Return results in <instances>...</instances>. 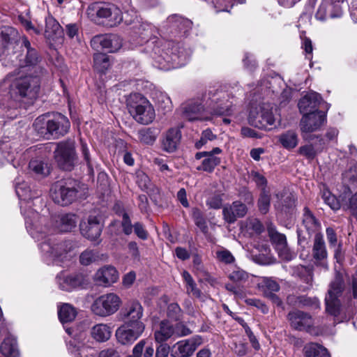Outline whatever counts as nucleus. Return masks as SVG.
I'll return each mask as SVG.
<instances>
[{
  "label": "nucleus",
  "instance_id": "f03ea898",
  "mask_svg": "<svg viewBox=\"0 0 357 357\" xmlns=\"http://www.w3.org/2000/svg\"><path fill=\"white\" fill-rule=\"evenodd\" d=\"M33 126L40 137L50 139L66 135L70 128V122L61 114L57 113L52 116L46 114L38 116Z\"/></svg>",
  "mask_w": 357,
  "mask_h": 357
},
{
  "label": "nucleus",
  "instance_id": "de8ad7c7",
  "mask_svg": "<svg viewBox=\"0 0 357 357\" xmlns=\"http://www.w3.org/2000/svg\"><path fill=\"white\" fill-rule=\"evenodd\" d=\"M228 277L234 283L241 285L248 280L249 276L245 271L236 268L229 274Z\"/></svg>",
  "mask_w": 357,
  "mask_h": 357
},
{
  "label": "nucleus",
  "instance_id": "774afa93",
  "mask_svg": "<svg viewBox=\"0 0 357 357\" xmlns=\"http://www.w3.org/2000/svg\"><path fill=\"white\" fill-rule=\"evenodd\" d=\"M156 98L158 104H160L164 108L169 107L171 100L166 93L160 92Z\"/></svg>",
  "mask_w": 357,
  "mask_h": 357
},
{
  "label": "nucleus",
  "instance_id": "c9c22d12",
  "mask_svg": "<svg viewBox=\"0 0 357 357\" xmlns=\"http://www.w3.org/2000/svg\"><path fill=\"white\" fill-rule=\"evenodd\" d=\"M105 258H106V255L100 254L97 250L87 249L81 253L79 262L84 266H89Z\"/></svg>",
  "mask_w": 357,
  "mask_h": 357
},
{
  "label": "nucleus",
  "instance_id": "f257e3e1",
  "mask_svg": "<svg viewBox=\"0 0 357 357\" xmlns=\"http://www.w3.org/2000/svg\"><path fill=\"white\" fill-rule=\"evenodd\" d=\"M24 215L26 229L38 241H43L55 232L71 231L78 222V218L73 213L58 215L51 221L33 210L24 212Z\"/></svg>",
  "mask_w": 357,
  "mask_h": 357
},
{
  "label": "nucleus",
  "instance_id": "37998d69",
  "mask_svg": "<svg viewBox=\"0 0 357 357\" xmlns=\"http://www.w3.org/2000/svg\"><path fill=\"white\" fill-rule=\"evenodd\" d=\"M109 56L102 53H96L93 56V67L99 73H104L109 68Z\"/></svg>",
  "mask_w": 357,
  "mask_h": 357
},
{
  "label": "nucleus",
  "instance_id": "09e8293b",
  "mask_svg": "<svg viewBox=\"0 0 357 357\" xmlns=\"http://www.w3.org/2000/svg\"><path fill=\"white\" fill-rule=\"evenodd\" d=\"M167 317L174 321H179L183 316V311L176 303H172L167 306Z\"/></svg>",
  "mask_w": 357,
  "mask_h": 357
},
{
  "label": "nucleus",
  "instance_id": "4468645a",
  "mask_svg": "<svg viewBox=\"0 0 357 357\" xmlns=\"http://www.w3.org/2000/svg\"><path fill=\"white\" fill-rule=\"evenodd\" d=\"M202 342V340L199 336L178 341L172 347L171 355L172 357H190Z\"/></svg>",
  "mask_w": 357,
  "mask_h": 357
},
{
  "label": "nucleus",
  "instance_id": "f3484780",
  "mask_svg": "<svg viewBox=\"0 0 357 357\" xmlns=\"http://www.w3.org/2000/svg\"><path fill=\"white\" fill-rule=\"evenodd\" d=\"M222 149L215 147L210 151H202L197 153L195 158L200 160L204 158L201 164L197 167L198 171H204L206 172H212L216 166L220 163V158L215 156L217 154L222 153Z\"/></svg>",
  "mask_w": 357,
  "mask_h": 357
},
{
  "label": "nucleus",
  "instance_id": "69168bd1",
  "mask_svg": "<svg viewBox=\"0 0 357 357\" xmlns=\"http://www.w3.org/2000/svg\"><path fill=\"white\" fill-rule=\"evenodd\" d=\"M170 351V347L167 344L160 343L156 348L155 357H167Z\"/></svg>",
  "mask_w": 357,
  "mask_h": 357
},
{
  "label": "nucleus",
  "instance_id": "412c9836",
  "mask_svg": "<svg viewBox=\"0 0 357 357\" xmlns=\"http://www.w3.org/2000/svg\"><path fill=\"white\" fill-rule=\"evenodd\" d=\"M247 212V206L240 201H235L231 204H227L222 209L223 218L229 224L234 223L237 218L244 217Z\"/></svg>",
  "mask_w": 357,
  "mask_h": 357
},
{
  "label": "nucleus",
  "instance_id": "6e6d98bb",
  "mask_svg": "<svg viewBox=\"0 0 357 357\" xmlns=\"http://www.w3.org/2000/svg\"><path fill=\"white\" fill-rule=\"evenodd\" d=\"M206 205L210 208L219 209L222 205V199L221 195H213L206 200Z\"/></svg>",
  "mask_w": 357,
  "mask_h": 357
},
{
  "label": "nucleus",
  "instance_id": "864d4df0",
  "mask_svg": "<svg viewBox=\"0 0 357 357\" xmlns=\"http://www.w3.org/2000/svg\"><path fill=\"white\" fill-rule=\"evenodd\" d=\"M344 181L352 185L357 184V164L352 165L343 174Z\"/></svg>",
  "mask_w": 357,
  "mask_h": 357
},
{
  "label": "nucleus",
  "instance_id": "cd10ccee",
  "mask_svg": "<svg viewBox=\"0 0 357 357\" xmlns=\"http://www.w3.org/2000/svg\"><path fill=\"white\" fill-rule=\"evenodd\" d=\"M123 316L128 320L126 324H131L134 322H142L140 321L143 316V308L139 302L133 301L130 303L125 309Z\"/></svg>",
  "mask_w": 357,
  "mask_h": 357
},
{
  "label": "nucleus",
  "instance_id": "4be33fe9",
  "mask_svg": "<svg viewBox=\"0 0 357 357\" xmlns=\"http://www.w3.org/2000/svg\"><path fill=\"white\" fill-rule=\"evenodd\" d=\"M287 318L291 327L298 331L307 330L312 324L311 316L300 310L291 311Z\"/></svg>",
  "mask_w": 357,
  "mask_h": 357
},
{
  "label": "nucleus",
  "instance_id": "bf43d9fd",
  "mask_svg": "<svg viewBox=\"0 0 357 357\" xmlns=\"http://www.w3.org/2000/svg\"><path fill=\"white\" fill-rule=\"evenodd\" d=\"M122 217L121 226L123 227V231L125 234L129 235L132 231L133 226L132 225L130 218L126 213L123 212Z\"/></svg>",
  "mask_w": 357,
  "mask_h": 357
},
{
  "label": "nucleus",
  "instance_id": "5fc2aeb1",
  "mask_svg": "<svg viewBox=\"0 0 357 357\" xmlns=\"http://www.w3.org/2000/svg\"><path fill=\"white\" fill-rule=\"evenodd\" d=\"M342 206L349 210L352 215L357 218V192L353 195Z\"/></svg>",
  "mask_w": 357,
  "mask_h": 357
},
{
  "label": "nucleus",
  "instance_id": "a211bd4d",
  "mask_svg": "<svg viewBox=\"0 0 357 357\" xmlns=\"http://www.w3.org/2000/svg\"><path fill=\"white\" fill-rule=\"evenodd\" d=\"M119 273L112 265H105L97 270L93 276L95 282L104 287H107L116 282Z\"/></svg>",
  "mask_w": 357,
  "mask_h": 357
},
{
  "label": "nucleus",
  "instance_id": "c03bdc74",
  "mask_svg": "<svg viewBox=\"0 0 357 357\" xmlns=\"http://www.w3.org/2000/svg\"><path fill=\"white\" fill-rule=\"evenodd\" d=\"M40 61V58L35 49L29 50L26 52L25 57L26 66L24 68L32 67L36 73H41L42 69L37 64Z\"/></svg>",
  "mask_w": 357,
  "mask_h": 357
},
{
  "label": "nucleus",
  "instance_id": "e2e57ef3",
  "mask_svg": "<svg viewBox=\"0 0 357 357\" xmlns=\"http://www.w3.org/2000/svg\"><path fill=\"white\" fill-rule=\"evenodd\" d=\"M134 231L136 235L141 239L145 240L148 237V232L145 230L142 224L136 222L133 225Z\"/></svg>",
  "mask_w": 357,
  "mask_h": 357
},
{
  "label": "nucleus",
  "instance_id": "473e14b6",
  "mask_svg": "<svg viewBox=\"0 0 357 357\" xmlns=\"http://www.w3.org/2000/svg\"><path fill=\"white\" fill-rule=\"evenodd\" d=\"M61 33V27L59 22L51 15L45 17V36L54 40L57 35Z\"/></svg>",
  "mask_w": 357,
  "mask_h": 357
},
{
  "label": "nucleus",
  "instance_id": "39448f33",
  "mask_svg": "<svg viewBox=\"0 0 357 357\" xmlns=\"http://www.w3.org/2000/svg\"><path fill=\"white\" fill-rule=\"evenodd\" d=\"M77 194V182L72 178L57 181L51 188L50 195L54 202L66 206L75 200Z\"/></svg>",
  "mask_w": 357,
  "mask_h": 357
},
{
  "label": "nucleus",
  "instance_id": "f704fd0d",
  "mask_svg": "<svg viewBox=\"0 0 357 357\" xmlns=\"http://www.w3.org/2000/svg\"><path fill=\"white\" fill-rule=\"evenodd\" d=\"M0 351L5 357H17L19 352L16 340L11 337L4 339L0 346Z\"/></svg>",
  "mask_w": 357,
  "mask_h": 357
},
{
  "label": "nucleus",
  "instance_id": "680f3d73",
  "mask_svg": "<svg viewBox=\"0 0 357 357\" xmlns=\"http://www.w3.org/2000/svg\"><path fill=\"white\" fill-rule=\"evenodd\" d=\"M175 334L178 337L186 336L191 334L192 331L189 328H188L183 323H178L176 324L175 327Z\"/></svg>",
  "mask_w": 357,
  "mask_h": 357
},
{
  "label": "nucleus",
  "instance_id": "72a5a7b5",
  "mask_svg": "<svg viewBox=\"0 0 357 357\" xmlns=\"http://www.w3.org/2000/svg\"><path fill=\"white\" fill-rule=\"evenodd\" d=\"M306 357H331L328 350L322 345L310 342L305 345L303 348Z\"/></svg>",
  "mask_w": 357,
  "mask_h": 357
},
{
  "label": "nucleus",
  "instance_id": "c85d7f7f",
  "mask_svg": "<svg viewBox=\"0 0 357 357\" xmlns=\"http://www.w3.org/2000/svg\"><path fill=\"white\" fill-rule=\"evenodd\" d=\"M181 137V131L178 128L169 129L162 141L163 149L167 152L174 151Z\"/></svg>",
  "mask_w": 357,
  "mask_h": 357
},
{
  "label": "nucleus",
  "instance_id": "49530a36",
  "mask_svg": "<svg viewBox=\"0 0 357 357\" xmlns=\"http://www.w3.org/2000/svg\"><path fill=\"white\" fill-rule=\"evenodd\" d=\"M165 54L167 56L165 59L167 60L168 63H172L173 67L184 65L186 61L185 56L183 54V50H178L177 53L172 50L170 55H169L167 52Z\"/></svg>",
  "mask_w": 357,
  "mask_h": 357
},
{
  "label": "nucleus",
  "instance_id": "5701e85b",
  "mask_svg": "<svg viewBox=\"0 0 357 357\" xmlns=\"http://www.w3.org/2000/svg\"><path fill=\"white\" fill-rule=\"evenodd\" d=\"M174 334V326L166 319L160 321L154 328V340L158 343H163L167 341Z\"/></svg>",
  "mask_w": 357,
  "mask_h": 357
},
{
  "label": "nucleus",
  "instance_id": "1a4fd4ad",
  "mask_svg": "<svg viewBox=\"0 0 357 357\" xmlns=\"http://www.w3.org/2000/svg\"><path fill=\"white\" fill-rule=\"evenodd\" d=\"M121 303L120 298L115 294H103L94 301L91 305V310L95 314L105 317L115 313Z\"/></svg>",
  "mask_w": 357,
  "mask_h": 357
},
{
  "label": "nucleus",
  "instance_id": "bb28decb",
  "mask_svg": "<svg viewBox=\"0 0 357 357\" xmlns=\"http://www.w3.org/2000/svg\"><path fill=\"white\" fill-rule=\"evenodd\" d=\"M324 144V141L321 139L318 142L303 145L298 149V153L308 160H312L323 151Z\"/></svg>",
  "mask_w": 357,
  "mask_h": 357
},
{
  "label": "nucleus",
  "instance_id": "9d476101",
  "mask_svg": "<svg viewBox=\"0 0 357 357\" xmlns=\"http://www.w3.org/2000/svg\"><path fill=\"white\" fill-rule=\"evenodd\" d=\"M248 121L250 125L256 128L269 130L275 124V119L271 106L264 103L251 109Z\"/></svg>",
  "mask_w": 357,
  "mask_h": 357
},
{
  "label": "nucleus",
  "instance_id": "dca6fc26",
  "mask_svg": "<svg viewBox=\"0 0 357 357\" xmlns=\"http://www.w3.org/2000/svg\"><path fill=\"white\" fill-rule=\"evenodd\" d=\"M102 228L100 218L96 215H91L79 224L82 235L91 241H94L100 236Z\"/></svg>",
  "mask_w": 357,
  "mask_h": 357
},
{
  "label": "nucleus",
  "instance_id": "a19ab883",
  "mask_svg": "<svg viewBox=\"0 0 357 357\" xmlns=\"http://www.w3.org/2000/svg\"><path fill=\"white\" fill-rule=\"evenodd\" d=\"M258 285L265 297L280 290L278 283L269 278H262Z\"/></svg>",
  "mask_w": 357,
  "mask_h": 357
},
{
  "label": "nucleus",
  "instance_id": "aec40b11",
  "mask_svg": "<svg viewBox=\"0 0 357 357\" xmlns=\"http://www.w3.org/2000/svg\"><path fill=\"white\" fill-rule=\"evenodd\" d=\"M96 15L98 17L106 19L110 26L119 24L123 20L121 10L114 5L98 6L96 10Z\"/></svg>",
  "mask_w": 357,
  "mask_h": 357
},
{
  "label": "nucleus",
  "instance_id": "0eeeda50",
  "mask_svg": "<svg viewBox=\"0 0 357 357\" xmlns=\"http://www.w3.org/2000/svg\"><path fill=\"white\" fill-rule=\"evenodd\" d=\"M46 238L40 244L41 250L56 262H62L68 257V253L73 250V244L71 241H52Z\"/></svg>",
  "mask_w": 357,
  "mask_h": 357
},
{
  "label": "nucleus",
  "instance_id": "2f4dec72",
  "mask_svg": "<svg viewBox=\"0 0 357 357\" xmlns=\"http://www.w3.org/2000/svg\"><path fill=\"white\" fill-rule=\"evenodd\" d=\"M278 141L287 150L294 149L298 144L297 133L294 130H287L278 136Z\"/></svg>",
  "mask_w": 357,
  "mask_h": 357
},
{
  "label": "nucleus",
  "instance_id": "423d86ee",
  "mask_svg": "<svg viewBox=\"0 0 357 357\" xmlns=\"http://www.w3.org/2000/svg\"><path fill=\"white\" fill-rule=\"evenodd\" d=\"M54 158L61 169L71 171L77 158L75 143L73 141H63L58 143L54 151Z\"/></svg>",
  "mask_w": 357,
  "mask_h": 357
},
{
  "label": "nucleus",
  "instance_id": "ddd939ff",
  "mask_svg": "<svg viewBox=\"0 0 357 357\" xmlns=\"http://www.w3.org/2000/svg\"><path fill=\"white\" fill-rule=\"evenodd\" d=\"M208 98L211 101V112L214 115H231L234 110L233 102L228 100L225 92L209 89Z\"/></svg>",
  "mask_w": 357,
  "mask_h": 357
},
{
  "label": "nucleus",
  "instance_id": "0e129e2a",
  "mask_svg": "<svg viewBox=\"0 0 357 357\" xmlns=\"http://www.w3.org/2000/svg\"><path fill=\"white\" fill-rule=\"evenodd\" d=\"M301 302L303 304V305L310 307L312 309H319L320 308L319 301L315 297H314V298H302Z\"/></svg>",
  "mask_w": 357,
  "mask_h": 357
},
{
  "label": "nucleus",
  "instance_id": "052dcab7",
  "mask_svg": "<svg viewBox=\"0 0 357 357\" xmlns=\"http://www.w3.org/2000/svg\"><path fill=\"white\" fill-rule=\"evenodd\" d=\"M151 27L149 24H142L138 28L137 33L139 34V37L142 38L143 41H148L151 35Z\"/></svg>",
  "mask_w": 357,
  "mask_h": 357
},
{
  "label": "nucleus",
  "instance_id": "79ce46f5",
  "mask_svg": "<svg viewBox=\"0 0 357 357\" xmlns=\"http://www.w3.org/2000/svg\"><path fill=\"white\" fill-rule=\"evenodd\" d=\"M303 224L309 233L316 231L319 228V222L307 207L304 208Z\"/></svg>",
  "mask_w": 357,
  "mask_h": 357
},
{
  "label": "nucleus",
  "instance_id": "b1692460",
  "mask_svg": "<svg viewBox=\"0 0 357 357\" xmlns=\"http://www.w3.org/2000/svg\"><path fill=\"white\" fill-rule=\"evenodd\" d=\"M57 282L62 290L70 291L83 284L84 278L81 275H66L61 273L57 277Z\"/></svg>",
  "mask_w": 357,
  "mask_h": 357
},
{
  "label": "nucleus",
  "instance_id": "7ed1b4c3",
  "mask_svg": "<svg viewBox=\"0 0 357 357\" xmlns=\"http://www.w3.org/2000/svg\"><path fill=\"white\" fill-rule=\"evenodd\" d=\"M40 88L39 75H33L29 73L15 79L10 86V98L15 101L31 102L37 98Z\"/></svg>",
  "mask_w": 357,
  "mask_h": 357
},
{
  "label": "nucleus",
  "instance_id": "393cba45",
  "mask_svg": "<svg viewBox=\"0 0 357 357\" xmlns=\"http://www.w3.org/2000/svg\"><path fill=\"white\" fill-rule=\"evenodd\" d=\"M321 100V98L319 93L314 91L308 93L298 102L300 112L304 114L313 112V110L318 107Z\"/></svg>",
  "mask_w": 357,
  "mask_h": 357
},
{
  "label": "nucleus",
  "instance_id": "f8f14e48",
  "mask_svg": "<svg viewBox=\"0 0 357 357\" xmlns=\"http://www.w3.org/2000/svg\"><path fill=\"white\" fill-rule=\"evenodd\" d=\"M145 324L143 322L124 323L115 333L116 340L122 345H131L144 333Z\"/></svg>",
  "mask_w": 357,
  "mask_h": 357
},
{
  "label": "nucleus",
  "instance_id": "a878e982",
  "mask_svg": "<svg viewBox=\"0 0 357 357\" xmlns=\"http://www.w3.org/2000/svg\"><path fill=\"white\" fill-rule=\"evenodd\" d=\"M184 118L189 121H209L211 118L204 114L203 107L197 103H189L184 107Z\"/></svg>",
  "mask_w": 357,
  "mask_h": 357
},
{
  "label": "nucleus",
  "instance_id": "603ef678",
  "mask_svg": "<svg viewBox=\"0 0 357 357\" xmlns=\"http://www.w3.org/2000/svg\"><path fill=\"white\" fill-rule=\"evenodd\" d=\"M322 198L324 202L328 205L333 210H337L340 208V204L337 199L328 191L323 192Z\"/></svg>",
  "mask_w": 357,
  "mask_h": 357
},
{
  "label": "nucleus",
  "instance_id": "13d9d810",
  "mask_svg": "<svg viewBox=\"0 0 357 357\" xmlns=\"http://www.w3.org/2000/svg\"><path fill=\"white\" fill-rule=\"evenodd\" d=\"M216 256L219 261L225 264H230L234 260V257L231 253L226 250L218 251L216 252Z\"/></svg>",
  "mask_w": 357,
  "mask_h": 357
},
{
  "label": "nucleus",
  "instance_id": "ea45409f",
  "mask_svg": "<svg viewBox=\"0 0 357 357\" xmlns=\"http://www.w3.org/2000/svg\"><path fill=\"white\" fill-rule=\"evenodd\" d=\"M58 315L61 323L73 321L77 316L76 309L70 304H63L58 310Z\"/></svg>",
  "mask_w": 357,
  "mask_h": 357
},
{
  "label": "nucleus",
  "instance_id": "6ab92c4d",
  "mask_svg": "<svg viewBox=\"0 0 357 357\" xmlns=\"http://www.w3.org/2000/svg\"><path fill=\"white\" fill-rule=\"evenodd\" d=\"M268 232L271 241L275 245L279 256L286 261L292 259L294 254L288 248L285 235L278 232L272 226L268 228Z\"/></svg>",
  "mask_w": 357,
  "mask_h": 357
},
{
  "label": "nucleus",
  "instance_id": "a18cd8bd",
  "mask_svg": "<svg viewBox=\"0 0 357 357\" xmlns=\"http://www.w3.org/2000/svg\"><path fill=\"white\" fill-rule=\"evenodd\" d=\"M271 195L266 189H262L258 199V208L262 214L268 213L270 207Z\"/></svg>",
  "mask_w": 357,
  "mask_h": 357
},
{
  "label": "nucleus",
  "instance_id": "4d7b16f0",
  "mask_svg": "<svg viewBox=\"0 0 357 357\" xmlns=\"http://www.w3.org/2000/svg\"><path fill=\"white\" fill-rule=\"evenodd\" d=\"M299 273L301 278L305 283L312 284L313 280V269L312 267L302 266Z\"/></svg>",
  "mask_w": 357,
  "mask_h": 357
},
{
  "label": "nucleus",
  "instance_id": "9b49d317",
  "mask_svg": "<svg viewBox=\"0 0 357 357\" xmlns=\"http://www.w3.org/2000/svg\"><path fill=\"white\" fill-rule=\"evenodd\" d=\"M343 288L344 282L339 275L336 276L330 284L325 303L326 312L333 316L336 317L340 314L341 303L338 298L341 296Z\"/></svg>",
  "mask_w": 357,
  "mask_h": 357
},
{
  "label": "nucleus",
  "instance_id": "7c9ffc66",
  "mask_svg": "<svg viewBox=\"0 0 357 357\" xmlns=\"http://www.w3.org/2000/svg\"><path fill=\"white\" fill-rule=\"evenodd\" d=\"M91 335L98 342H106L112 335V327L106 324H96L91 328Z\"/></svg>",
  "mask_w": 357,
  "mask_h": 357
},
{
  "label": "nucleus",
  "instance_id": "4c0bfd02",
  "mask_svg": "<svg viewBox=\"0 0 357 357\" xmlns=\"http://www.w3.org/2000/svg\"><path fill=\"white\" fill-rule=\"evenodd\" d=\"M31 173L38 177H45L50 174V168L47 163L38 159L31 160L29 164Z\"/></svg>",
  "mask_w": 357,
  "mask_h": 357
},
{
  "label": "nucleus",
  "instance_id": "c756f323",
  "mask_svg": "<svg viewBox=\"0 0 357 357\" xmlns=\"http://www.w3.org/2000/svg\"><path fill=\"white\" fill-rule=\"evenodd\" d=\"M327 250L326 248L324 236L320 233H317L314 238L312 247V256L317 261H323L327 257Z\"/></svg>",
  "mask_w": 357,
  "mask_h": 357
},
{
  "label": "nucleus",
  "instance_id": "20e7f679",
  "mask_svg": "<svg viewBox=\"0 0 357 357\" xmlns=\"http://www.w3.org/2000/svg\"><path fill=\"white\" fill-rule=\"evenodd\" d=\"M129 113L139 123L148 125L153 121L155 112L150 101L139 93L130 94L127 100Z\"/></svg>",
  "mask_w": 357,
  "mask_h": 357
},
{
  "label": "nucleus",
  "instance_id": "58836bf2",
  "mask_svg": "<svg viewBox=\"0 0 357 357\" xmlns=\"http://www.w3.org/2000/svg\"><path fill=\"white\" fill-rule=\"evenodd\" d=\"M15 191L20 199L27 202L40 195L39 192L31 191L30 186L25 182L17 183Z\"/></svg>",
  "mask_w": 357,
  "mask_h": 357
},
{
  "label": "nucleus",
  "instance_id": "3c124183",
  "mask_svg": "<svg viewBox=\"0 0 357 357\" xmlns=\"http://www.w3.org/2000/svg\"><path fill=\"white\" fill-rule=\"evenodd\" d=\"M84 344L74 339L68 343V351L76 357H82Z\"/></svg>",
  "mask_w": 357,
  "mask_h": 357
},
{
  "label": "nucleus",
  "instance_id": "e433bc0d",
  "mask_svg": "<svg viewBox=\"0 0 357 357\" xmlns=\"http://www.w3.org/2000/svg\"><path fill=\"white\" fill-rule=\"evenodd\" d=\"M159 130L155 128H144L138 130L137 137L140 142L145 144H153L158 135Z\"/></svg>",
  "mask_w": 357,
  "mask_h": 357
},
{
  "label": "nucleus",
  "instance_id": "338daca9",
  "mask_svg": "<svg viewBox=\"0 0 357 357\" xmlns=\"http://www.w3.org/2000/svg\"><path fill=\"white\" fill-rule=\"evenodd\" d=\"M326 236L328 242L331 247H335L337 245V239L336 234L333 229L328 227L326 229Z\"/></svg>",
  "mask_w": 357,
  "mask_h": 357
},
{
  "label": "nucleus",
  "instance_id": "2eb2a0df",
  "mask_svg": "<svg viewBox=\"0 0 357 357\" xmlns=\"http://www.w3.org/2000/svg\"><path fill=\"white\" fill-rule=\"evenodd\" d=\"M91 43L94 49L101 47L109 52H115L122 47V39L115 34L100 35L93 37Z\"/></svg>",
  "mask_w": 357,
  "mask_h": 357
},
{
  "label": "nucleus",
  "instance_id": "8fccbe9b",
  "mask_svg": "<svg viewBox=\"0 0 357 357\" xmlns=\"http://www.w3.org/2000/svg\"><path fill=\"white\" fill-rule=\"evenodd\" d=\"M216 137V135L213 134L211 129H206L202 131L200 139L195 143V146L197 149H201L208 142L213 141Z\"/></svg>",
  "mask_w": 357,
  "mask_h": 357
},
{
  "label": "nucleus",
  "instance_id": "6e6552de",
  "mask_svg": "<svg viewBox=\"0 0 357 357\" xmlns=\"http://www.w3.org/2000/svg\"><path fill=\"white\" fill-rule=\"evenodd\" d=\"M326 123V112L319 110L303 114L300 121L302 137L305 140H311L308 135L319 130Z\"/></svg>",
  "mask_w": 357,
  "mask_h": 357
}]
</instances>
